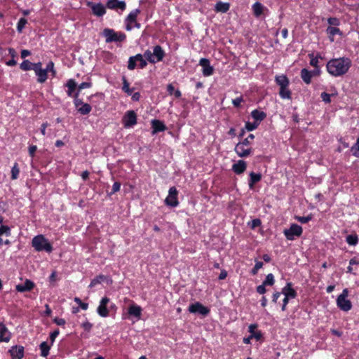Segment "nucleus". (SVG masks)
I'll list each match as a JSON object with an SVG mask.
<instances>
[{"label": "nucleus", "mask_w": 359, "mask_h": 359, "mask_svg": "<svg viewBox=\"0 0 359 359\" xmlns=\"http://www.w3.org/2000/svg\"><path fill=\"white\" fill-rule=\"evenodd\" d=\"M351 65V60L348 57L332 59L327 63L328 73L334 76L345 74Z\"/></svg>", "instance_id": "f257e3e1"}, {"label": "nucleus", "mask_w": 359, "mask_h": 359, "mask_svg": "<svg viewBox=\"0 0 359 359\" xmlns=\"http://www.w3.org/2000/svg\"><path fill=\"white\" fill-rule=\"evenodd\" d=\"M255 139L253 134H250L246 138L243 139L236 144L234 151L236 154L241 158H245L252 154L253 149L251 147V144Z\"/></svg>", "instance_id": "f03ea898"}, {"label": "nucleus", "mask_w": 359, "mask_h": 359, "mask_svg": "<svg viewBox=\"0 0 359 359\" xmlns=\"http://www.w3.org/2000/svg\"><path fill=\"white\" fill-rule=\"evenodd\" d=\"M32 246L36 252L45 251L50 253L53 250L52 244L42 234L37 235L32 238Z\"/></svg>", "instance_id": "7ed1b4c3"}, {"label": "nucleus", "mask_w": 359, "mask_h": 359, "mask_svg": "<svg viewBox=\"0 0 359 359\" xmlns=\"http://www.w3.org/2000/svg\"><path fill=\"white\" fill-rule=\"evenodd\" d=\"M275 81L280 86L279 95L282 99H292V92L289 89L290 81L285 75H279L275 77Z\"/></svg>", "instance_id": "20e7f679"}, {"label": "nucleus", "mask_w": 359, "mask_h": 359, "mask_svg": "<svg viewBox=\"0 0 359 359\" xmlns=\"http://www.w3.org/2000/svg\"><path fill=\"white\" fill-rule=\"evenodd\" d=\"M106 43L122 42L126 40V35L123 32H115L113 29L105 28L102 32Z\"/></svg>", "instance_id": "39448f33"}, {"label": "nucleus", "mask_w": 359, "mask_h": 359, "mask_svg": "<svg viewBox=\"0 0 359 359\" xmlns=\"http://www.w3.org/2000/svg\"><path fill=\"white\" fill-rule=\"evenodd\" d=\"M116 311L117 306L116 304L107 297L101 299L97 309L98 314H109V313H116Z\"/></svg>", "instance_id": "423d86ee"}, {"label": "nucleus", "mask_w": 359, "mask_h": 359, "mask_svg": "<svg viewBox=\"0 0 359 359\" xmlns=\"http://www.w3.org/2000/svg\"><path fill=\"white\" fill-rule=\"evenodd\" d=\"M137 62H138V67L140 69H144L147 67V60L143 57V55L140 53L131 56L128 59V69L129 70H134L137 67Z\"/></svg>", "instance_id": "0eeeda50"}, {"label": "nucleus", "mask_w": 359, "mask_h": 359, "mask_svg": "<svg viewBox=\"0 0 359 359\" xmlns=\"http://www.w3.org/2000/svg\"><path fill=\"white\" fill-rule=\"evenodd\" d=\"M302 232L303 229L301 226L292 224L289 229L284 230L283 233L287 240L293 241L295 236H300Z\"/></svg>", "instance_id": "6e6552de"}, {"label": "nucleus", "mask_w": 359, "mask_h": 359, "mask_svg": "<svg viewBox=\"0 0 359 359\" xmlns=\"http://www.w3.org/2000/svg\"><path fill=\"white\" fill-rule=\"evenodd\" d=\"M178 191L175 187H172L169 189L168 196L165 199V203L168 206L172 208L177 207L179 205L178 201Z\"/></svg>", "instance_id": "1a4fd4ad"}, {"label": "nucleus", "mask_w": 359, "mask_h": 359, "mask_svg": "<svg viewBox=\"0 0 359 359\" xmlns=\"http://www.w3.org/2000/svg\"><path fill=\"white\" fill-rule=\"evenodd\" d=\"M137 114L133 110H129L126 112L122 118V123L125 128H131L137 124Z\"/></svg>", "instance_id": "9d476101"}, {"label": "nucleus", "mask_w": 359, "mask_h": 359, "mask_svg": "<svg viewBox=\"0 0 359 359\" xmlns=\"http://www.w3.org/2000/svg\"><path fill=\"white\" fill-rule=\"evenodd\" d=\"M34 72L37 76V82L39 83H43L48 79V74L45 69L42 67V63L41 62H36L34 65Z\"/></svg>", "instance_id": "9b49d317"}, {"label": "nucleus", "mask_w": 359, "mask_h": 359, "mask_svg": "<svg viewBox=\"0 0 359 359\" xmlns=\"http://www.w3.org/2000/svg\"><path fill=\"white\" fill-rule=\"evenodd\" d=\"M188 311L191 313H198V314H208L210 313V309L198 302L190 304Z\"/></svg>", "instance_id": "f8f14e48"}, {"label": "nucleus", "mask_w": 359, "mask_h": 359, "mask_svg": "<svg viewBox=\"0 0 359 359\" xmlns=\"http://www.w3.org/2000/svg\"><path fill=\"white\" fill-rule=\"evenodd\" d=\"M199 65L203 67L202 73L204 76H210L214 73V68L210 65V62L207 58H201L199 60Z\"/></svg>", "instance_id": "ddd939ff"}, {"label": "nucleus", "mask_w": 359, "mask_h": 359, "mask_svg": "<svg viewBox=\"0 0 359 359\" xmlns=\"http://www.w3.org/2000/svg\"><path fill=\"white\" fill-rule=\"evenodd\" d=\"M106 7L110 10L123 11L126 8V3L124 1L108 0L106 3Z\"/></svg>", "instance_id": "4468645a"}, {"label": "nucleus", "mask_w": 359, "mask_h": 359, "mask_svg": "<svg viewBox=\"0 0 359 359\" xmlns=\"http://www.w3.org/2000/svg\"><path fill=\"white\" fill-rule=\"evenodd\" d=\"M88 6L91 8L93 14L97 17H102L106 13V8L101 3L88 2Z\"/></svg>", "instance_id": "2eb2a0df"}, {"label": "nucleus", "mask_w": 359, "mask_h": 359, "mask_svg": "<svg viewBox=\"0 0 359 359\" xmlns=\"http://www.w3.org/2000/svg\"><path fill=\"white\" fill-rule=\"evenodd\" d=\"M11 359H22L24 357L25 351L22 346H13L9 349Z\"/></svg>", "instance_id": "dca6fc26"}, {"label": "nucleus", "mask_w": 359, "mask_h": 359, "mask_svg": "<svg viewBox=\"0 0 359 359\" xmlns=\"http://www.w3.org/2000/svg\"><path fill=\"white\" fill-rule=\"evenodd\" d=\"M292 283L291 282H288L286 283V285L283 288L282 293L286 298L294 299L297 296V292L292 287Z\"/></svg>", "instance_id": "f3484780"}, {"label": "nucleus", "mask_w": 359, "mask_h": 359, "mask_svg": "<svg viewBox=\"0 0 359 359\" xmlns=\"http://www.w3.org/2000/svg\"><path fill=\"white\" fill-rule=\"evenodd\" d=\"M152 133L155 134L159 132H163L166 130V126L160 120L154 119L151 121Z\"/></svg>", "instance_id": "a211bd4d"}, {"label": "nucleus", "mask_w": 359, "mask_h": 359, "mask_svg": "<svg viewBox=\"0 0 359 359\" xmlns=\"http://www.w3.org/2000/svg\"><path fill=\"white\" fill-rule=\"evenodd\" d=\"M337 306L344 311H348L351 307L352 304L350 300L346 298L338 297L337 299Z\"/></svg>", "instance_id": "6ab92c4d"}, {"label": "nucleus", "mask_w": 359, "mask_h": 359, "mask_svg": "<svg viewBox=\"0 0 359 359\" xmlns=\"http://www.w3.org/2000/svg\"><path fill=\"white\" fill-rule=\"evenodd\" d=\"M247 168V163L243 160H239L232 165V170L237 175L243 173Z\"/></svg>", "instance_id": "aec40b11"}, {"label": "nucleus", "mask_w": 359, "mask_h": 359, "mask_svg": "<svg viewBox=\"0 0 359 359\" xmlns=\"http://www.w3.org/2000/svg\"><path fill=\"white\" fill-rule=\"evenodd\" d=\"M34 287V283L32 280L27 279L24 283L16 285V290L18 292H24L31 291Z\"/></svg>", "instance_id": "412c9836"}, {"label": "nucleus", "mask_w": 359, "mask_h": 359, "mask_svg": "<svg viewBox=\"0 0 359 359\" xmlns=\"http://www.w3.org/2000/svg\"><path fill=\"white\" fill-rule=\"evenodd\" d=\"M153 53L156 62L162 61L165 55V51L159 45H156L154 47Z\"/></svg>", "instance_id": "4be33fe9"}, {"label": "nucleus", "mask_w": 359, "mask_h": 359, "mask_svg": "<svg viewBox=\"0 0 359 359\" xmlns=\"http://www.w3.org/2000/svg\"><path fill=\"white\" fill-rule=\"evenodd\" d=\"M65 86L68 88L67 90V95L69 97H74L75 94L74 92L77 88V83L75 80L73 79H69L67 81Z\"/></svg>", "instance_id": "5701e85b"}, {"label": "nucleus", "mask_w": 359, "mask_h": 359, "mask_svg": "<svg viewBox=\"0 0 359 359\" xmlns=\"http://www.w3.org/2000/svg\"><path fill=\"white\" fill-rule=\"evenodd\" d=\"M251 116L255 121L259 123L266 118V113L259 109H254L251 111Z\"/></svg>", "instance_id": "b1692460"}, {"label": "nucleus", "mask_w": 359, "mask_h": 359, "mask_svg": "<svg viewBox=\"0 0 359 359\" xmlns=\"http://www.w3.org/2000/svg\"><path fill=\"white\" fill-rule=\"evenodd\" d=\"M11 339V333L6 327L1 323L0 325V341L8 342Z\"/></svg>", "instance_id": "393cba45"}, {"label": "nucleus", "mask_w": 359, "mask_h": 359, "mask_svg": "<svg viewBox=\"0 0 359 359\" xmlns=\"http://www.w3.org/2000/svg\"><path fill=\"white\" fill-rule=\"evenodd\" d=\"M262 180V174L251 172L250 173V180L248 181V186L250 189L254 188L256 183L259 182Z\"/></svg>", "instance_id": "a878e982"}, {"label": "nucleus", "mask_w": 359, "mask_h": 359, "mask_svg": "<svg viewBox=\"0 0 359 359\" xmlns=\"http://www.w3.org/2000/svg\"><path fill=\"white\" fill-rule=\"evenodd\" d=\"M326 32H327L328 38L331 42H333L334 41V36L335 35H337V34L341 35L342 34V32L339 28H337L336 27H331V26H329L326 29Z\"/></svg>", "instance_id": "bb28decb"}, {"label": "nucleus", "mask_w": 359, "mask_h": 359, "mask_svg": "<svg viewBox=\"0 0 359 359\" xmlns=\"http://www.w3.org/2000/svg\"><path fill=\"white\" fill-rule=\"evenodd\" d=\"M313 72H310V70L306 69V68H303L301 72H300V76H301V79L303 80V81L309 85L311 83V79H312V74Z\"/></svg>", "instance_id": "cd10ccee"}, {"label": "nucleus", "mask_w": 359, "mask_h": 359, "mask_svg": "<svg viewBox=\"0 0 359 359\" xmlns=\"http://www.w3.org/2000/svg\"><path fill=\"white\" fill-rule=\"evenodd\" d=\"M264 8V6L258 1L255 2L252 6L253 14L256 18H259L263 14Z\"/></svg>", "instance_id": "c85d7f7f"}, {"label": "nucleus", "mask_w": 359, "mask_h": 359, "mask_svg": "<svg viewBox=\"0 0 359 359\" xmlns=\"http://www.w3.org/2000/svg\"><path fill=\"white\" fill-rule=\"evenodd\" d=\"M230 8V4L229 3H224L219 1L215 4V11L217 13H226Z\"/></svg>", "instance_id": "c756f323"}, {"label": "nucleus", "mask_w": 359, "mask_h": 359, "mask_svg": "<svg viewBox=\"0 0 359 359\" xmlns=\"http://www.w3.org/2000/svg\"><path fill=\"white\" fill-rule=\"evenodd\" d=\"M141 13V11L138 8L133 10L127 16L126 21L130 23H134L137 21L138 15Z\"/></svg>", "instance_id": "7c9ffc66"}, {"label": "nucleus", "mask_w": 359, "mask_h": 359, "mask_svg": "<svg viewBox=\"0 0 359 359\" xmlns=\"http://www.w3.org/2000/svg\"><path fill=\"white\" fill-rule=\"evenodd\" d=\"M36 63L30 62L29 60H24L20 65V69L24 72L34 70Z\"/></svg>", "instance_id": "2f4dec72"}, {"label": "nucleus", "mask_w": 359, "mask_h": 359, "mask_svg": "<svg viewBox=\"0 0 359 359\" xmlns=\"http://www.w3.org/2000/svg\"><path fill=\"white\" fill-rule=\"evenodd\" d=\"M51 346V344L48 345L46 341H43L40 344L39 348L41 350V355L42 357L46 358L48 355Z\"/></svg>", "instance_id": "473e14b6"}, {"label": "nucleus", "mask_w": 359, "mask_h": 359, "mask_svg": "<svg viewBox=\"0 0 359 359\" xmlns=\"http://www.w3.org/2000/svg\"><path fill=\"white\" fill-rule=\"evenodd\" d=\"M107 279V276L102 274H100L97 276L95 278L92 279L89 287H95L97 285L100 284L102 281H104Z\"/></svg>", "instance_id": "72a5a7b5"}, {"label": "nucleus", "mask_w": 359, "mask_h": 359, "mask_svg": "<svg viewBox=\"0 0 359 359\" xmlns=\"http://www.w3.org/2000/svg\"><path fill=\"white\" fill-rule=\"evenodd\" d=\"M346 241L347 243L350 245L355 246L358 243L359 238L358 236L356 233H352L350 235H348L346 237Z\"/></svg>", "instance_id": "f704fd0d"}, {"label": "nucleus", "mask_w": 359, "mask_h": 359, "mask_svg": "<svg viewBox=\"0 0 359 359\" xmlns=\"http://www.w3.org/2000/svg\"><path fill=\"white\" fill-rule=\"evenodd\" d=\"M76 109L81 115H87L91 111L92 107L89 104L83 103Z\"/></svg>", "instance_id": "c9c22d12"}, {"label": "nucleus", "mask_w": 359, "mask_h": 359, "mask_svg": "<svg viewBox=\"0 0 359 359\" xmlns=\"http://www.w3.org/2000/svg\"><path fill=\"white\" fill-rule=\"evenodd\" d=\"M142 308L135 303H132L129 308L127 314H141Z\"/></svg>", "instance_id": "e433bc0d"}, {"label": "nucleus", "mask_w": 359, "mask_h": 359, "mask_svg": "<svg viewBox=\"0 0 359 359\" xmlns=\"http://www.w3.org/2000/svg\"><path fill=\"white\" fill-rule=\"evenodd\" d=\"M122 81H123V86H122L123 91L125 92L126 93H127L128 95H130L133 93V89L130 88L129 83H128V80L126 79V76L122 77Z\"/></svg>", "instance_id": "4c0bfd02"}, {"label": "nucleus", "mask_w": 359, "mask_h": 359, "mask_svg": "<svg viewBox=\"0 0 359 359\" xmlns=\"http://www.w3.org/2000/svg\"><path fill=\"white\" fill-rule=\"evenodd\" d=\"M143 57L145 58L146 60H148L150 63L154 64L156 63L155 58L154 57V53H152L149 50H147L144 51Z\"/></svg>", "instance_id": "58836bf2"}, {"label": "nucleus", "mask_w": 359, "mask_h": 359, "mask_svg": "<svg viewBox=\"0 0 359 359\" xmlns=\"http://www.w3.org/2000/svg\"><path fill=\"white\" fill-rule=\"evenodd\" d=\"M20 168L18 163H15L11 169V179L17 180L19 177Z\"/></svg>", "instance_id": "ea45409f"}, {"label": "nucleus", "mask_w": 359, "mask_h": 359, "mask_svg": "<svg viewBox=\"0 0 359 359\" xmlns=\"http://www.w3.org/2000/svg\"><path fill=\"white\" fill-rule=\"evenodd\" d=\"M353 265H359V261L355 257L350 259L349 266L347 267V273L355 274L353 267L352 266Z\"/></svg>", "instance_id": "a19ab883"}, {"label": "nucleus", "mask_w": 359, "mask_h": 359, "mask_svg": "<svg viewBox=\"0 0 359 359\" xmlns=\"http://www.w3.org/2000/svg\"><path fill=\"white\" fill-rule=\"evenodd\" d=\"M47 74L48 72H50L51 73V75L55 77V75H56V70L55 69V65H54V62L53 61H49L47 65H46V67L45 68Z\"/></svg>", "instance_id": "79ce46f5"}, {"label": "nucleus", "mask_w": 359, "mask_h": 359, "mask_svg": "<svg viewBox=\"0 0 359 359\" xmlns=\"http://www.w3.org/2000/svg\"><path fill=\"white\" fill-rule=\"evenodd\" d=\"M263 267V262L255 259V265L252 269L250 273L252 276L257 274L258 271Z\"/></svg>", "instance_id": "37998d69"}, {"label": "nucleus", "mask_w": 359, "mask_h": 359, "mask_svg": "<svg viewBox=\"0 0 359 359\" xmlns=\"http://www.w3.org/2000/svg\"><path fill=\"white\" fill-rule=\"evenodd\" d=\"M309 57L311 58L310 65L314 68H318V57H321L320 55L314 57L313 53L309 54Z\"/></svg>", "instance_id": "c03bdc74"}, {"label": "nucleus", "mask_w": 359, "mask_h": 359, "mask_svg": "<svg viewBox=\"0 0 359 359\" xmlns=\"http://www.w3.org/2000/svg\"><path fill=\"white\" fill-rule=\"evenodd\" d=\"M264 285L272 286L275 283L274 276L272 273H269L265 280L263 281Z\"/></svg>", "instance_id": "a18cd8bd"}, {"label": "nucleus", "mask_w": 359, "mask_h": 359, "mask_svg": "<svg viewBox=\"0 0 359 359\" xmlns=\"http://www.w3.org/2000/svg\"><path fill=\"white\" fill-rule=\"evenodd\" d=\"M27 23V19L25 18H21L17 24V30L19 33H21L25 28L26 24Z\"/></svg>", "instance_id": "49530a36"}, {"label": "nucleus", "mask_w": 359, "mask_h": 359, "mask_svg": "<svg viewBox=\"0 0 359 359\" xmlns=\"http://www.w3.org/2000/svg\"><path fill=\"white\" fill-rule=\"evenodd\" d=\"M259 123L256 121H254L253 123L248 121L245 123V128L248 131H252L255 130L259 126Z\"/></svg>", "instance_id": "de8ad7c7"}, {"label": "nucleus", "mask_w": 359, "mask_h": 359, "mask_svg": "<svg viewBox=\"0 0 359 359\" xmlns=\"http://www.w3.org/2000/svg\"><path fill=\"white\" fill-rule=\"evenodd\" d=\"M312 215L310 214L306 217L304 216H296L295 219L302 224H306L312 219Z\"/></svg>", "instance_id": "09e8293b"}, {"label": "nucleus", "mask_w": 359, "mask_h": 359, "mask_svg": "<svg viewBox=\"0 0 359 359\" xmlns=\"http://www.w3.org/2000/svg\"><path fill=\"white\" fill-rule=\"evenodd\" d=\"M262 334H250V336L248 337H245L243 339V343L244 344H250V340L252 339V338H255L256 339L257 341L259 340L261 338H262Z\"/></svg>", "instance_id": "8fccbe9b"}, {"label": "nucleus", "mask_w": 359, "mask_h": 359, "mask_svg": "<svg viewBox=\"0 0 359 359\" xmlns=\"http://www.w3.org/2000/svg\"><path fill=\"white\" fill-rule=\"evenodd\" d=\"M5 234L7 236H10L11 234V228L6 225L0 226V236Z\"/></svg>", "instance_id": "3c124183"}, {"label": "nucleus", "mask_w": 359, "mask_h": 359, "mask_svg": "<svg viewBox=\"0 0 359 359\" xmlns=\"http://www.w3.org/2000/svg\"><path fill=\"white\" fill-rule=\"evenodd\" d=\"M334 94H329L326 92H323L320 94V97L324 102L330 104L331 102V97Z\"/></svg>", "instance_id": "603ef678"}, {"label": "nucleus", "mask_w": 359, "mask_h": 359, "mask_svg": "<svg viewBox=\"0 0 359 359\" xmlns=\"http://www.w3.org/2000/svg\"><path fill=\"white\" fill-rule=\"evenodd\" d=\"M327 22L331 27H337L340 25V20L336 17H330L327 19Z\"/></svg>", "instance_id": "864d4df0"}, {"label": "nucleus", "mask_w": 359, "mask_h": 359, "mask_svg": "<svg viewBox=\"0 0 359 359\" xmlns=\"http://www.w3.org/2000/svg\"><path fill=\"white\" fill-rule=\"evenodd\" d=\"M79 92H76V93H75V94L73 97H74V104L76 109L79 108L81 105H82L84 103L81 99L79 98Z\"/></svg>", "instance_id": "5fc2aeb1"}, {"label": "nucleus", "mask_w": 359, "mask_h": 359, "mask_svg": "<svg viewBox=\"0 0 359 359\" xmlns=\"http://www.w3.org/2000/svg\"><path fill=\"white\" fill-rule=\"evenodd\" d=\"M81 326L84 330L85 332H90L93 327V324L86 320L82 323Z\"/></svg>", "instance_id": "6e6d98bb"}, {"label": "nucleus", "mask_w": 359, "mask_h": 359, "mask_svg": "<svg viewBox=\"0 0 359 359\" xmlns=\"http://www.w3.org/2000/svg\"><path fill=\"white\" fill-rule=\"evenodd\" d=\"M244 102V100L242 96L238 97L233 100H232V104L235 107H239L242 102Z\"/></svg>", "instance_id": "4d7b16f0"}, {"label": "nucleus", "mask_w": 359, "mask_h": 359, "mask_svg": "<svg viewBox=\"0 0 359 359\" xmlns=\"http://www.w3.org/2000/svg\"><path fill=\"white\" fill-rule=\"evenodd\" d=\"M91 86H92V83H90V82H82L81 83H80L78 86V91L77 92L79 93L81 90L90 88Z\"/></svg>", "instance_id": "13d9d810"}, {"label": "nucleus", "mask_w": 359, "mask_h": 359, "mask_svg": "<svg viewBox=\"0 0 359 359\" xmlns=\"http://www.w3.org/2000/svg\"><path fill=\"white\" fill-rule=\"evenodd\" d=\"M59 334H60V331L58 329H56L55 330H54L53 332H51L50 334V340L51 345H53L54 344L55 338L58 336Z\"/></svg>", "instance_id": "bf43d9fd"}, {"label": "nucleus", "mask_w": 359, "mask_h": 359, "mask_svg": "<svg viewBox=\"0 0 359 359\" xmlns=\"http://www.w3.org/2000/svg\"><path fill=\"white\" fill-rule=\"evenodd\" d=\"M257 327V325L256 324H251L248 327V332L250 333V334H261L260 332L256 330Z\"/></svg>", "instance_id": "052dcab7"}, {"label": "nucleus", "mask_w": 359, "mask_h": 359, "mask_svg": "<svg viewBox=\"0 0 359 359\" xmlns=\"http://www.w3.org/2000/svg\"><path fill=\"white\" fill-rule=\"evenodd\" d=\"M121 188V183L118 182H115L112 186V190L110 193V195H112L115 194L116 192L118 191Z\"/></svg>", "instance_id": "680f3d73"}, {"label": "nucleus", "mask_w": 359, "mask_h": 359, "mask_svg": "<svg viewBox=\"0 0 359 359\" xmlns=\"http://www.w3.org/2000/svg\"><path fill=\"white\" fill-rule=\"evenodd\" d=\"M352 150H355L353 155L359 157V137L357 139L355 144L352 147Z\"/></svg>", "instance_id": "e2e57ef3"}, {"label": "nucleus", "mask_w": 359, "mask_h": 359, "mask_svg": "<svg viewBox=\"0 0 359 359\" xmlns=\"http://www.w3.org/2000/svg\"><path fill=\"white\" fill-rule=\"evenodd\" d=\"M53 322L57 324L59 326H64L66 323V321L65 319L59 317H55L53 319Z\"/></svg>", "instance_id": "0e129e2a"}, {"label": "nucleus", "mask_w": 359, "mask_h": 359, "mask_svg": "<svg viewBox=\"0 0 359 359\" xmlns=\"http://www.w3.org/2000/svg\"><path fill=\"white\" fill-rule=\"evenodd\" d=\"M266 285H264V283H262V285L257 287V292L260 294H264L266 292Z\"/></svg>", "instance_id": "69168bd1"}, {"label": "nucleus", "mask_w": 359, "mask_h": 359, "mask_svg": "<svg viewBox=\"0 0 359 359\" xmlns=\"http://www.w3.org/2000/svg\"><path fill=\"white\" fill-rule=\"evenodd\" d=\"M75 302H76L79 304L80 307L83 310L85 311V310H86L88 309V304L82 302L81 300L79 298L76 297L75 298Z\"/></svg>", "instance_id": "338daca9"}, {"label": "nucleus", "mask_w": 359, "mask_h": 359, "mask_svg": "<svg viewBox=\"0 0 359 359\" xmlns=\"http://www.w3.org/2000/svg\"><path fill=\"white\" fill-rule=\"evenodd\" d=\"M262 224V222L259 219H254L252 220L251 228L255 229L256 227L259 226Z\"/></svg>", "instance_id": "774afa93"}]
</instances>
